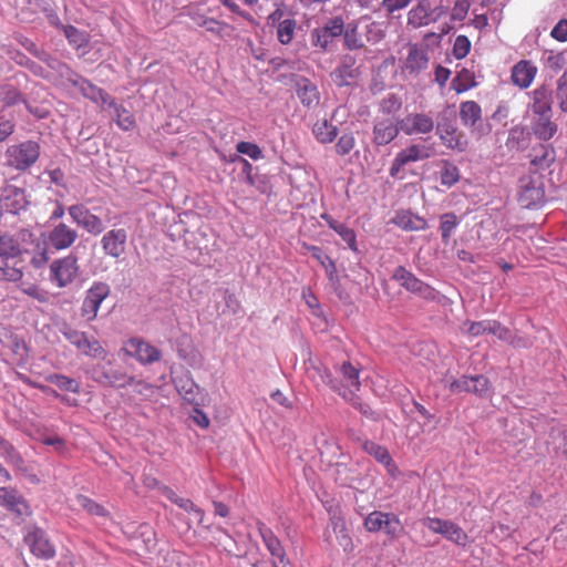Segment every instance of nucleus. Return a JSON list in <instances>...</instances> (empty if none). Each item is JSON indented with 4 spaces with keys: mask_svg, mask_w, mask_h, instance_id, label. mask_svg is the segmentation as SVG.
Instances as JSON below:
<instances>
[{
    "mask_svg": "<svg viewBox=\"0 0 567 567\" xmlns=\"http://www.w3.org/2000/svg\"><path fill=\"white\" fill-rule=\"evenodd\" d=\"M306 373L316 386L328 385L332 389L333 378L328 369L320 362L309 360Z\"/></svg>",
    "mask_w": 567,
    "mask_h": 567,
    "instance_id": "obj_27",
    "label": "nucleus"
},
{
    "mask_svg": "<svg viewBox=\"0 0 567 567\" xmlns=\"http://www.w3.org/2000/svg\"><path fill=\"white\" fill-rule=\"evenodd\" d=\"M433 154L434 148L431 145L412 144L396 154L390 167V175L392 177H401L400 172L405 165L426 159Z\"/></svg>",
    "mask_w": 567,
    "mask_h": 567,
    "instance_id": "obj_8",
    "label": "nucleus"
},
{
    "mask_svg": "<svg viewBox=\"0 0 567 567\" xmlns=\"http://www.w3.org/2000/svg\"><path fill=\"white\" fill-rule=\"evenodd\" d=\"M363 525L368 532H382L392 539L399 538L404 530L398 515L381 511H373L368 514L364 518Z\"/></svg>",
    "mask_w": 567,
    "mask_h": 567,
    "instance_id": "obj_4",
    "label": "nucleus"
},
{
    "mask_svg": "<svg viewBox=\"0 0 567 567\" xmlns=\"http://www.w3.org/2000/svg\"><path fill=\"white\" fill-rule=\"evenodd\" d=\"M76 503L80 507L85 509L89 514L96 515V516H106L107 515L106 509L102 505L93 502L92 499H90L89 497H86L84 495H78Z\"/></svg>",
    "mask_w": 567,
    "mask_h": 567,
    "instance_id": "obj_46",
    "label": "nucleus"
},
{
    "mask_svg": "<svg viewBox=\"0 0 567 567\" xmlns=\"http://www.w3.org/2000/svg\"><path fill=\"white\" fill-rule=\"evenodd\" d=\"M123 350L127 355L135 358L142 364L153 363L161 359V351L141 338L127 340Z\"/></svg>",
    "mask_w": 567,
    "mask_h": 567,
    "instance_id": "obj_14",
    "label": "nucleus"
},
{
    "mask_svg": "<svg viewBox=\"0 0 567 567\" xmlns=\"http://www.w3.org/2000/svg\"><path fill=\"white\" fill-rule=\"evenodd\" d=\"M537 69L528 61H520L514 68L512 72L513 82L522 89L528 87L535 75Z\"/></svg>",
    "mask_w": 567,
    "mask_h": 567,
    "instance_id": "obj_28",
    "label": "nucleus"
},
{
    "mask_svg": "<svg viewBox=\"0 0 567 567\" xmlns=\"http://www.w3.org/2000/svg\"><path fill=\"white\" fill-rule=\"evenodd\" d=\"M401 106L402 101L395 94H389L382 100L380 104L381 111L385 114H393L398 112L401 109Z\"/></svg>",
    "mask_w": 567,
    "mask_h": 567,
    "instance_id": "obj_56",
    "label": "nucleus"
},
{
    "mask_svg": "<svg viewBox=\"0 0 567 567\" xmlns=\"http://www.w3.org/2000/svg\"><path fill=\"white\" fill-rule=\"evenodd\" d=\"M178 392L184 399L190 403L195 401V393L198 391V386L192 380H181L176 383Z\"/></svg>",
    "mask_w": 567,
    "mask_h": 567,
    "instance_id": "obj_51",
    "label": "nucleus"
},
{
    "mask_svg": "<svg viewBox=\"0 0 567 567\" xmlns=\"http://www.w3.org/2000/svg\"><path fill=\"white\" fill-rule=\"evenodd\" d=\"M312 133L318 142L328 144L334 141L338 135V128L328 120H318L312 127Z\"/></svg>",
    "mask_w": 567,
    "mask_h": 567,
    "instance_id": "obj_31",
    "label": "nucleus"
},
{
    "mask_svg": "<svg viewBox=\"0 0 567 567\" xmlns=\"http://www.w3.org/2000/svg\"><path fill=\"white\" fill-rule=\"evenodd\" d=\"M359 372V369L350 362H343L337 369L338 378H333L332 390L338 392L344 400L353 401L361 385Z\"/></svg>",
    "mask_w": 567,
    "mask_h": 567,
    "instance_id": "obj_6",
    "label": "nucleus"
},
{
    "mask_svg": "<svg viewBox=\"0 0 567 567\" xmlns=\"http://www.w3.org/2000/svg\"><path fill=\"white\" fill-rule=\"evenodd\" d=\"M342 35L344 47L348 50H359L364 47L357 22H350L347 25L343 24Z\"/></svg>",
    "mask_w": 567,
    "mask_h": 567,
    "instance_id": "obj_36",
    "label": "nucleus"
},
{
    "mask_svg": "<svg viewBox=\"0 0 567 567\" xmlns=\"http://www.w3.org/2000/svg\"><path fill=\"white\" fill-rule=\"evenodd\" d=\"M236 151L239 154L247 155L248 157H250L254 161H259V159L264 158V153H262L261 148L255 143L239 142L236 145Z\"/></svg>",
    "mask_w": 567,
    "mask_h": 567,
    "instance_id": "obj_47",
    "label": "nucleus"
},
{
    "mask_svg": "<svg viewBox=\"0 0 567 567\" xmlns=\"http://www.w3.org/2000/svg\"><path fill=\"white\" fill-rule=\"evenodd\" d=\"M489 320H482L475 322H465L462 326V331L467 333L471 337H478L487 333V330H491Z\"/></svg>",
    "mask_w": 567,
    "mask_h": 567,
    "instance_id": "obj_48",
    "label": "nucleus"
},
{
    "mask_svg": "<svg viewBox=\"0 0 567 567\" xmlns=\"http://www.w3.org/2000/svg\"><path fill=\"white\" fill-rule=\"evenodd\" d=\"M6 163L17 171L29 169L40 156V145L35 141H24L8 146Z\"/></svg>",
    "mask_w": 567,
    "mask_h": 567,
    "instance_id": "obj_2",
    "label": "nucleus"
},
{
    "mask_svg": "<svg viewBox=\"0 0 567 567\" xmlns=\"http://www.w3.org/2000/svg\"><path fill=\"white\" fill-rule=\"evenodd\" d=\"M48 380L56 385L62 391H68L72 393H79L80 392V383L66 375L63 374H51Z\"/></svg>",
    "mask_w": 567,
    "mask_h": 567,
    "instance_id": "obj_44",
    "label": "nucleus"
},
{
    "mask_svg": "<svg viewBox=\"0 0 567 567\" xmlns=\"http://www.w3.org/2000/svg\"><path fill=\"white\" fill-rule=\"evenodd\" d=\"M342 33L343 19L341 17L331 18L322 28L312 30L310 34L311 44L326 51L328 50L331 41L342 35Z\"/></svg>",
    "mask_w": 567,
    "mask_h": 567,
    "instance_id": "obj_12",
    "label": "nucleus"
},
{
    "mask_svg": "<svg viewBox=\"0 0 567 567\" xmlns=\"http://www.w3.org/2000/svg\"><path fill=\"white\" fill-rule=\"evenodd\" d=\"M111 288L107 284L102 281H95L86 290L84 300L81 306V316L86 321H93L102 302L109 297Z\"/></svg>",
    "mask_w": 567,
    "mask_h": 567,
    "instance_id": "obj_9",
    "label": "nucleus"
},
{
    "mask_svg": "<svg viewBox=\"0 0 567 567\" xmlns=\"http://www.w3.org/2000/svg\"><path fill=\"white\" fill-rule=\"evenodd\" d=\"M551 37L560 42L567 41V20L559 21L550 32Z\"/></svg>",
    "mask_w": 567,
    "mask_h": 567,
    "instance_id": "obj_64",
    "label": "nucleus"
},
{
    "mask_svg": "<svg viewBox=\"0 0 567 567\" xmlns=\"http://www.w3.org/2000/svg\"><path fill=\"white\" fill-rule=\"evenodd\" d=\"M551 116H538V120L534 123L533 130L535 135L540 140L547 141L554 135L556 127L550 122Z\"/></svg>",
    "mask_w": 567,
    "mask_h": 567,
    "instance_id": "obj_41",
    "label": "nucleus"
},
{
    "mask_svg": "<svg viewBox=\"0 0 567 567\" xmlns=\"http://www.w3.org/2000/svg\"><path fill=\"white\" fill-rule=\"evenodd\" d=\"M104 109H109L111 111L110 115L121 130L131 131L134 128L135 120L133 114L124 106L117 104L112 97L111 103H106Z\"/></svg>",
    "mask_w": 567,
    "mask_h": 567,
    "instance_id": "obj_26",
    "label": "nucleus"
},
{
    "mask_svg": "<svg viewBox=\"0 0 567 567\" xmlns=\"http://www.w3.org/2000/svg\"><path fill=\"white\" fill-rule=\"evenodd\" d=\"M21 291L42 303L48 302L50 299V295L48 291L41 289L40 287L33 284L22 287Z\"/></svg>",
    "mask_w": 567,
    "mask_h": 567,
    "instance_id": "obj_58",
    "label": "nucleus"
},
{
    "mask_svg": "<svg viewBox=\"0 0 567 567\" xmlns=\"http://www.w3.org/2000/svg\"><path fill=\"white\" fill-rule=\"evenodd\" d=\"M447 519H441L439 517H424L422 519V525L425 526L429 530L434 534H441L444 524Z\"/></svg>",
    "mask_w": 567,
    "mask_h": 567,
    "instance_id": "obj_63",
    "label": "nucleus"
},
{
    "mask_svg": "<svg viewBox=\"0 0 567 567\" xmlns=\"http://www.w3.org/2000/svg\"><path fill=\"white\" fill-rule=\"evenodd\" d=\"M367 40L372 43H377L381 41L384 38V31L380 23L378 22H371L367 27L365 32Z\"/></svg>",
    "mask_w": 567,
    "mask_h": 567,
    "instance_id": "obj_61",
    "label": "nucleus"
},
{
    "mask_svg": "<svg viewBox=\"0 0 567 567\" xmlns=\"http://www.w3.org/2000/svg\"><path fill=\"white\" fill-rule=\"evenodd\" d=\"M557 100L563 112H567V71L561 74L557 82Z\"/></svg>",
    "mask_w": 567,
    "mask_h": 567,
    "instance_id": "obj_57",
    "label": "nucleus"
},
{
    "mask_svg": "<svg viewBox=\"0 0 567 567\" xmlns=\"http://www.w3.org/2000/svg\"><path fill=\"white\" fill-rule=\"evenodd\" d=\"M440 535L462 547H465L468 543L467 534L452 520H446Z\"/></svg>",
    "mask_w": 567,
    "mask_h": 567,
    "instance_id": "obj_34",
    "label": "nucleus"
},
{
    "mask_svg": "<svg viewBox=\"0 0 567 567\" xmlns=\"http://www.w3.org/2000/svg\"><path fill=\"white\" fill-rule=\"evenodd\" d=\"M529 107L537 116H551V92L546 86L535 89L530 93Z\"/></svg>",
    "mask_w": 567,
    "mask_h": 567,
    "instance_id": "obj_23",
    "label": "nucleus"
},
{
    "mask_svg": "<svg viewBox=\"0 0 567 567\" xmlns=\"http://www.w3.org/2000/svg\"><path fill=\"white\" fill-rule=\"evenodd\" d=\"M0 506L20 517L30 515L29 505L22 495L14 488L0 487Z\"/></svg>",
    "mask_w": 567,
    "mask_h": 567,
    "instance_id": "obj_19",
    "label": "nucleus"
},
{
    "mask_svg": "<svg viewBox=\"0 0 567 567\" xmlns=\"http://www.w3.org/2000/svg\"><path fill=\"white\" fill-rule=\"evenodd\" d=\"M440 140L450 150L464 152L468 146V141L464 133L458 132L454 126L446 125L437 128Z\"/></svg>",
    "mask_w": 567,
    "mask_h": 567,
    "instance_id": "obj_24",
    "label": "nucleus"
},
{
    "mask_svg": "<svg viewBox=\"0 0 567 567\" xmlns=\"http://www.w3.org/2000/svg\"><path fill=\"white\" fill-rule=\"evenodd\" d=\"M481 115V106L474 101L463 102L460 106V118L465 126H473Z\"/></svg>",
    "mask_w": 567,
    "mask_h": 567,
    "instance_id": "obj_38",
    "label": "nucleus"
},
{
    "mask_svg": "<svg viewBox=\"0 0 567 567\" xmlns=\"http://www.w3.org/2000/svg\"><path fill=\"white\" fill-rule=\"evenodd\" d=\"M64 35L69 42L78 49L86 44L85 34L72 25L64 28Z\"/></svg>",
    "mask_w": 567,
    "mask_h": 567,
    "instance_id": "obj_52",
    "label": "nucleus"
},
{
    "mask_svg": "<svg viewBox=\"0 0 567 567\" xmlns=\"http://www.w3.org/2000/svg\"><path fill=\"white\" fill-rule=\"evenodd\" d=\"M79 272L78 257L71 252L51 262L49 280L58 288H65L76 279Z\"/></svg>",
    "mask_w": 567,
    "mask_h": 567,
    "instance_id": "obj_5",
    "label": "nucleus"
},
{
    "mask_svg": "<svg viewBox=\"0 0 567 567\" xmlns=\"http://www.w3.org/2000/svg\"><path fill=\"white\" fill-rule=\"evenodd\" d=\"M297 94L301 103L308 107L315 106L319 103L318 89L307 79H302L298 82Z\"/></svg>",
    "mask_w": 567,
    "mask_h": 567,
    "instance_id": "obj_32",
    "label": "nucleus"
},
{
    "mask_svg": "<svg viewBox=\"0 0 567 567\" xmlns=\"http://www.w3.org/2000/svg\"><path fill=\"white\" fill-rule=\"evenodd\" d=\"M392 278L398 281L402 288L425 300H434L436 298L434 288L423 282L403 266H399L394 269Z\"/></svg>",
    "mask_w": 567,
    "mask_h": 567,
    "instance_id": "obj_7",
    "label": "nucleus"
},
{
    "mask_svg": "<svg viewBox=\"0 0 567 567\" xmlns=\"http://www.w3.org/2000/svg\"><path fill=\"white\" fill-rule=\"evenodd\" d=\"M471 50V42L465 35H457L454 45H453V54L457 60L465 58Z\"/></svg>",
    "mask_w": 567,
    "mask_h": 567,
    "instance_id": "obj_53",
    "label": "nucleus"
},
{
    "mask_svg": "<svg viewBox=\"0 0 567 567\" xmlns=\"http://www.w3.org/2000/svg\"><path fill=\"white\" fill-rule=\"evenodd\" d=\"M518 202L524 208H536L545 202L543 183L538 178L520 179Z\"/></svg>",
    "mask_w": 567,
    "mask_h": 567,
    "instance_id": "obj_11",
    "label": "nucleus"
},
{
    "mask_svg": "<svg viewBox=\"0 0 567 567\" xmlns=\"http://www.w3.org/2000/svg\"><path fill=\"white\" fill-rule=\"evenodd\" d=\"M140 535L142 537V543L144 544L145 551H152L156 546L155 534L148 526H141Z\"/></svg>",
    "mask_w": 567,
    "mask_h": 567,
    "instance_id": "obj_60",
    "label": "nucleus"
},
{
    "mask_svg": "<svg viewBox=\"0 0 567 567\" xmlns=\"http://www.w3.org/2000/svg\"><path fill=\"white\" fill-rule=\"evenodd\" d=\"M175 504L184 511L192 513L198 523H203L204 512L197 507L189 498L179 497L175 499Z\"/></svg>",
    "mask_w": 567,
    "mask_h": 567,
    "instance_id": "obj_54",
    "label": "nucleus"
},
{
    "mask_svg": "<svg viewBox=\"0 0 567 567\" xmlns=\"http://www.w3.org/2000/svg\"><path fill=\"white\" fill-rule=\"evenodd\" d=\"M429 53L427 49L422 45H410L406 58L403 61V70L409 74H419L427 69Z\"/></svg>",
    "mask_w": 567,
    "mask_h": 567,
    "instance_id": "obj_20",
    "label": "nucleus"
},
{
    "mask_svg": "<svg viewBox=\"0 0 567 567\" xmlns=\"http://www.w3.org/2000/svg\"><path fill=\"white\" fill-rule=\"evenodd\" d=\"M336 233L342 238L344 243L351 248L352 250H357L355 247V233L349 228L348 226L338 225L336 227Z\"/></svg>",
    "mask_w": 567,
    "mask_h": 567,
    "instance_id": "obj_59",
    "label": "nucleus"
},
{
    "mask_svg": "<svg viewBox=\"0 0 567 567\" xmlns=\"http://www.w3.org/2000/svg\"><path fill=\"white\" fill-rule=\"evenodd\" d=\"M458 226V219L455 214L446 213L441 216V235L443 243H449L451 235Z\"/></svg>",
    "mask_w": 567,
    "mask_h": 567,
    "instance_id": "obj_43",
    "label": "nucleus"
},
{
    "mask_svg": "<svg viewBox=\"0 0 567 567\" xmlns=\"http://www.w3.org/2000/svg\"><path fill=\"white\" fill-rule=\"evenodd\" d=\"M80 351L91 358L105 360L107 352L95 338H86Z\"/></svg>",
    "mask_w": 567,
    "mask_h": 567,
    "instance_id": "obj_40",
    "label": "nucleus"
},
{
    "mask_svg": "<svg viewBox=\"0 0 567 567\" xmlns=\"http://www.w3.org/2000/svg\"><path fill=\"white\" fill-rule=\"evenodd\" d=\"M488 327L491 328V330H487V333L497 337L502 341H507L515 347H527L529 344L522 338H514L511 331L496 320H489Z\"/></svg>",
    "mask_w": 567,
    "mask_h": 567,
    "instance_id": "obj_35",
    "label": "nucleus"
},
{
    "mask_svg": "<svg viewBox=\"0 0 567 567\" xmlns=\"http://www.w3.org/2000/svg\"><path fill=\"white\" fill-rule=\"evenodd\" d=\"M79 237L78 230L63 221H59L53 225L48 235L43 238H39L40 240H44L47 243V249L49 250V245L55 250H66L73 246Z\"/></svg>",
    "mask_w": 567,
    "mask_h": 567,
    "instance_id": "obj_10",
    "label": "nucleus"
},
{
    "mask_svg": "<svg viewBox=\"0 0 567 567\" xmlns=\"http://www.w3.org/2000/svg\"><path fill=\"white\" fill-rule=\"evenodd\" d=\"M355 145V138L352 133H344L342 134L337 144H336V152L338 155L344 156L348 155Z\"/></svg>",
    "mask_w": 567,
    "mask_h": 567,
    "instance_id": "obj_50",
    "label": "nucleus"
},
{
    "mask_svg": "<svg viewBox=\"0 0 567 567\" xmlns=\"http://www.w3.org/2000/svg\"><path fill=\"white\" fill-rule=\"evenodd\" d=\"M440 179L442 185L452 187L460 181L458 168L454 164L444 161L440 172Z\"/></svg>",
    "mask_w": 567,
    "mask_h": 567,
    "instance_id": "obj_42",
    "label": "nucleus"
},
{
    "mask_svg": "<svg viewBox=\"0 0 567 567\" xmlns=\"http://www.w3.org/2000/svg\"><path fill=\"white\" fill-rule=\"evenodd\" d=\"M297 21L292 18H286L276 29L277 40L284 45L289 44L295 37Z\"/></svg>",
    "mask_w": 567,
    "mask_h": 567,
    "instance_id": "obj_39",
    "label": "nucleus"
},
{
    "mask_svg": "<svg viewBox=\"0 0 567 567\" xmlns=\"http://www.w3.org/2000/svg\"><path fill=\"white\" fill-rule=\"evenodd\" d=\"M442 0H419L408 12V24L414 29L429 25L446 14Z\"/></svg>",
    "mask_w": 567,
    "mask_h": 567,
    "instance_id": "obj_3",
    "label": "nucleus"
},
{
    "mask_svg": "<svg viewBox=\"0 0 567 567\" xmlns=\"http://www.w3.org/2000/svg\"><path fill=\"white\" fill-rule=\"evenodd\" d=\"M127 245V231L124 228H114L106 231L101 238V247L104 254L114 259H120Z\"/></svg>",
    "mask_w": 567,
    "mask_h": 567,
    "instance_id": "obj_16",
    "label": "nucleus"
},
{
    "mask_svg": "<svg viewBox=\"0 0 567 567\" xmlns=\"http://www.w3.org/2000/svg\"><path fill=\"white\" fill-rule=\"evenodd\" d=\"M69 80L80 90L83 96L101 105L102 107H105L106 103H111V96L105 91L95 86L87 80L78 75H73Z\"/></svg>",
    "mask_w": 567,
    "mask_h": 567,
    "instance_id": "obj_21",
    "label": "nucleus"
},
{
    "mask_svg": "<svg viewBox=\"0 0 567 567\" xmlns=\"http://www.w3.org/2000/svg\"><path fill=\"white\" fill-rule=\"evenodd\" d=\"M102 384L103 385H110V386H116V388H124L126 385L135 384L137 390L140 392L143 391V389H150V386L141 381H135L133 378L126 375L125 373L113 370L112 374L110 375H103L102 378Z\"/></svg>",
    "mask_w": 567,
    "mask_h": 567,
    "instance_id": "obj_30",
    "label": "nucleus"
},
{
    "mask_svg": "<svg viewBox=\"0 0 567 567\" xmlns=\"http://www.w3.org/2000/svg\"><path fill=\"white\" fill-rule=\"evenodd\" d=\"M393 223L403 230H422L426 227V221L409 212L398 213Z\"/></svg>",
    "mask_w": 567,
    "mask_h": 567,
    "instance_id": "obj_33",
    "label": "nucleus"
},
{
    "mask_svg": "<svg viewBox=\"0 0 567 567\" xmlns=\"http://www.w3.org/2000/svg\"><path fill=\"white\" fill-rule=\"evenodd\" d=\"M399 125L405 135L429 134L434 128V120L426 113H410L399 121Z\"/></svg>",
    "mask_w": 567,
    "mask_h": 567,
    "instance_id": "obj_15",
    "label": "nucleus"
},
{
    "mask_svg": "<svg viewBox=\"0 0 567 567\" xmlns=\"http://www.w3.org/2000/svg\"><path fill=\"white\" fill-rule=\"evenodd\" d=\"M473 383V377H462L458 380L453 381L450 384V390L454 393L460 392H471L472 393V384Z\"/></svg>",
    "mask_w": 567,
    "mask_h": 567,
    "instance_id": "obj_62",
    "label": "nucleus"
},
{
    "mask_svg": "<svg viewBox=\"0 0 567 567\" xmlns=\"http://www.w3.org/2000/svg\"><path fill=\"white\" fill-rule=\"evenodd\" d=\"M468 10V0H456L451 11V20L462 22L466 18Z\"/></svg>",
    "mask_w": 567,
    "mask_h": 567,
    "instance_id": "obj_55",
    "label": "nucleus"
},
{
    "mask_svg": "<svg viewBox=\"0 0 567 567\" xmlns=\"http://www.w3.org/2000/svg\"><path fill=\"white\" fill-rule=\"evenodd\" d=\"M68 213L72 220L89 234L96 236L104 230L103 220L82 204L71 205Z\"/></svg>",
    "mask_w": 567,
    "mask_h": 567,
    "instance_id": "obj_13",
    "label": "nucleus"
},
{
    "mask_svg": "<svg viewBox=\"0 0 567 567\" xmlns=\"http://www.w3.org/2000/svg\"><path fill=\"white\" fill-rule=\"evenodd\" d=\"M31 551L41 558L49 559L55 555V548L47 537L45 533L40 528H34L24 537Z\"/></svg>",
    "mask_w": 567,
    "mask_h": 567,
    "instance_id": "obj_17",
    "label": "nucleus"
},
{
    "mask_svg": "<svg viewBox=\"0 0 567 567\" xmlns=\"http://www.w3.org/2000/svg\"><path fill=\"white\" fill-rule=\"evenodd\" d=\"M401 131L399 122L394 123L392 118L377 121L373 126V142L379 145L391 143Z\"/></svg>",
    "mask_w": 567,
    "mask_h": 567,
    "instance_id": "obj_22",
    "label": "nucleus"
},
{
    "mask_svg": "<svg viewBox=\"0 0 567 567\" xmlns=\"http://www.w3.org/2000/svg\"><path fill=\"white\" fill-rule=\"evenodd\" d=\"M22 277L23 271L20 268L10 266L7 261H0V280L18 282Z\"/></svg>",
    "mask_w": 567,
    "mask_h": 567,
    "instance_id": "obj_45",
    "label": "nucleus"
},
{
    "mask_svg": "<svg viewBox=\"0 0 567 567\" xmlns=\"http://www.w3.org/2000/svg\"><path fill=\"white\" fill-rule=\"evenodd\" d=\"M550 437L553 439L555 449L560 450L564 454L567 455V427H553Z\"/></svg>",
    "mask_w": 567,
    "mask_h": 567,
    "instance_id": "obj_49",
    "label": "nucleus"
},
{
    "mask_svg": "<svg viewBox=\"0 0 567 567\" xmlns=\"http://www.w3.org/2000/svg\"><path fill=\"white\" fill-rule=\"evenodd\" d=\"M312 257L323 267L328 279L334 282L338 279L334 261L317 246L309 247Z\"/></svg>",
    "mask_w": 567,
    "mask_h": 567,
    "instance_id": "obj_37",
    "label": "nucleus"
},
{
    "mask_svg": "<svg viewBox=\"0 0 567 567\" xmlns=\"http://www.w3.org/2000/svg\"><path fill=\"white\" fill-rule=\"evenodd\" d=\"M259 534L262 538V542L266 548L269 550L270 555L276 558L279 564H286L287 557L284 547L281 546L280 540L272 533L270 528H268L265 524H260Z\"/></svg>",
    "mask_w": 567,
    "mask_h": 567,
    "instance_id": "obj_25",
    "label": "nucleus"
},
{
    "mask_svg": "<svg viewBox=\"0 0 567 567\" xmlns=\"http://www.w3.org/2000/svg\"><path fill=\"white\" fill-rule=\"evenodd\" d=\"M362 449L369 455L373 456L379 463L384 465L389 473L393 474L395 472V464L384 446L367 440L363 442Z\"/></svg>",
    "mask_w": 567,
    "mask_h": 567,
    "instance_id": "obj_29",
    "label": "nucleus"
},
{
    "mask_svg": "<svg viewBox=\"0 0 567 567\" xmlns=\"http://www.w3.org/2000/svg\"><path fill=\"white\" fill-rule=\"evenodd\" d=\"M30 252L32 254L30 264L35 269L44 267L50 259L47 243L38 239L28 229H22L14 235L4 234L0 236V261L9 264V260Z\"/></svg>",
    "mask_w": 567,
    "mask_h": 567,
    "instance_id": "obj_1",
    "label": "nucleus"
},
{
    "mask_svg": "<svg viewBox=\"0 0 567 567\" xmlns=\"http://www.w3.org/2000/svg\"><path fill=\"white\" fill-rule=\"evenodd\" d=\"M329 512V526L336 534L339 545L344 551H351L353 549V542L350 536L349 529L347 528L346 520L342 517L338 507H330Z\"/></svg>",
    "mask_w": 567,
    "mask_h": 567,
    "instance_id": "obj_18",
    "label": "nucleus"
}]
</instances>
